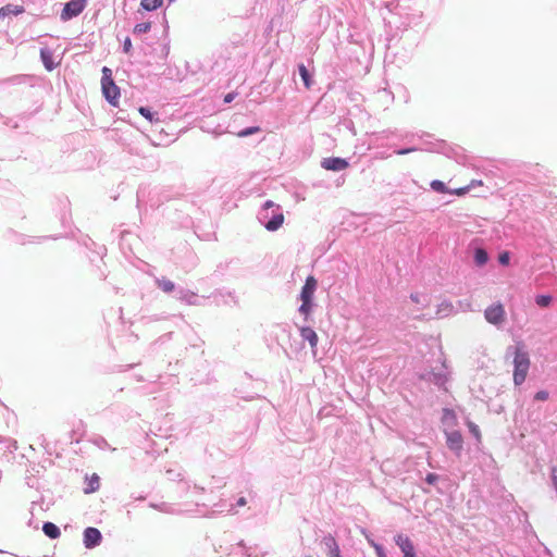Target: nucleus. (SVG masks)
<instances>
[{"label":"nucleus","mask_w":557,"mask_h":557,"mask_svg":"<svg viewBox=\"0 0 557 557\" xmlns=\"http://www.w3.org/2000/svg\"><path fill=\"white\" fill-rule=\"evenodd\" d=\"M375 550L379 557H386L381 546L375 545Z\"/></svg>","instance_id":"33"},{"label":"nucleus","mask_w":557,"mask_h":557,"mask_svg":"<svg viewBox=\"0 0 557 557\" xmlns=\"http://www.w3.org/2000/svg\"><path fill=\"white\" fill-rule=\"evenodd\" d=\"M100 479L94 473L89 478H86V486L84 487L85 494H90L99 490Z\"/></svg>","instance_id":"10"},{"label":"nucleus","mask_w":557,"mask_h":557,"mask_svg":"<svg viewBox=\"0 0 557 557\" xmlns=\"http://www.w3.org/2000/svg\"><path fill=\"white\" fill-rule=\"evenodd\" d=\"M42 531L50 539H58L61 534L59 528L52 522H46Z\"/></svg>","instance_id":"13"},{"label":"nucleus","mask_w":557,"mask_h":557,"mask_svg":"<svg viewBox=\"0 0 557 557\" xmlns=\"http://www.w3.org/2000/svg\"><path fill=\"white\" fill-rule=\"evenodd\" d=\"M416 150H417L416 148L400 149V150H397L396 153L399 156H403V154H407V153L416 151Z\"/></svg>","instance_id":"32"},{"label":"nucleus","mask_w":557,"mask_h":557,"mask_svg":"<svg viewBox=\"0 0 557 557\" xmlns=\"http://www.w3.org/2000/svg\"><path fill=\"white\" fill-rule=\"evenodd\" d=\"M322 166L330 171H343L348 168V162L342 158H325L322 161Z\"/></svg>","instance_id":"7"},{"label":"nucleus","mask_w":557,"mask_h":557,"mask_svg":"<svg viewBox=\"0 0 557 557\" xmlns=\"http://www.w3.org/2000/svg\"><path fill=\"white\" fill-rule=\"evenodd\" d=\"M284 222V215L282 213L274 215L267 224L265 228L268 231H276L278 230Z\"/></svg>","instance_id":"14"},{"label":"nucleus","mask_w":557,"mask_h":557,"mask_svg":"<svg viewBox=\"0 0 557 557\" xmlns=\"http://www.w3.org/2000/svg\"><path fill=\"white\" fill-rule=\"evenodd\" d=\"M530 357L527 351L523 350L521 345L515 347L513 351V383L515 385H521L528 375L530 369Z\"/></svg>","instance_id":"1"},{"label":"nucleus","mask_w":557,"mask_h":557,"mask_svg":"<svg viewBox=\"0 0 557 557\" xmlns=\"http://www.w3.org/2000/svg\"><path fill=\"white\" fill-rule=\"evenodd\" d=\"M163 0H141L140 5L146 11L157 10L162 5Z\"/></svg>","instance_id":"17"},{"label":"nucleus","mask_w":557,"mask_h":557,"mask_svg":"<svg viewBox=\"0 0 557 557\" xmlns=\"http://www.w3.org/2000/svg\"><path fill=\"white\" fill-rule=\"evenodd\" d=\"M548 392L546 391H539L535 395H534V399L535 400H540V401H545L548 399Z\"/></svg>","instance_id":"29"},{"label":"nucleus","mask_w":557,"mask_h":557,"mask_svg":"<svg viewBox=\"0 0 557 557\" xmlns=\"http://www.w3.org/2000/svg\"><path fill=\"white\" fill-rule=\"evenodd\" d=\"M410 297H411L412 301H414V302H418V301H419V299H418V296H417V295H411Z\"/></svg>","instance_id":"38"},{"label":"nucleus","mask_w":557,"mask_h":557,"mask_svg":"<svg viewBox=\"0 0 557 557\" xmlns=\"http://www.w3.org/2000/svg\"><path fill=\"white\" fill-rule=\"evenodd\" d=\"M110 82H113V78H112V71H111L109 67L104 66V67L102 69V79H101V84H104V83L110 84Z\"/></svg>","instance_id":"25"},{"label":"nucleus","mask_w":557,"mask_h":557,"mask_svg":"<svg viewBox=\"0 0 557 557\" xmlns=\"http://www.w3.org/2000/svg\"><path fill=\"white\" fill-rule=\"evenodd\" d=\"M300 335L305 341H308L310 347L314 349L318 345V335L317 333L308 326H304L300 329Z\"/></svg>","instance_id":"9"},{"label":"nucleus","mask_w":557,"mask_h":557,"mask_svg":"<svg viewBox=\"0 0 557 557\" xmlns=\"http://www.w3.org/2000/svg\"><path fill=\"white\" fill-rule=\"evenodd\" d=\"M23 12H24V8L22 5L8 4V5H5V7L0 9V16H7V15H10V14L17 15V14H21Z\"/></svg>","instance_id":"15"},{"label":"nucleus","mask_w":557,"mask_h":557,"mask_svg":"<svg viewBox=\"0 0 557 557\" xmlns=\"http://www.w3.org/2000/svg\"><path fill=\"white\" fill-rule=\"evenodd\" d=\"M237 94L236 92H228L224 96V102L225 103H230L232 102L235 98H236Z\"/></svg>","instance_id":"31"},{"label":"nucleus","mask_w":557,"mask_h":557,"mask_svg":"<svg viewBox=\"0 0 557 557\" xmlns=\"http://www.w3.org/2000/svg\"><path fill=\"white\" fill-rule=\"evenodd\" d=\"M325 544L330 547V556L331 557L339 556L338 545L335 543V540L333 537L325 539Z\"/></svg>","instance_id":"20"},{"label":"nucleus","mask_w":557,"mask_h":557,"mask_svg":"<svg viewBox=\"0 0 557 557\" xmlns=\"http://www.w3.org/2000/svg\"><path fill=\"white\" fill-rule=\"evenodd\" d=\"M299 74L304 81V84L307 88H310L311 87V77H310V74L307 70V67L304 65V64H300L299 65Z\"/></svg>","instance_id":"21"},{"label":"nucleus","mask_w":557,"mask_h":557,"mask_svg":"<svg viewBox=\"0 0 557 557\" xmlns=\"http://www.w3.org/2000/svg\"><path fill=\"white\" fill-rule=\"evenodd\" d=\"M472 431L475 434V436L479 438L480 437V433H479L478 428L476 426H472Z\"/></svg>","instance_id":"37"},{"label":"nucleus","mask_w":557,"mask_h":557,"mask_svg":"<svg viewBox=\"0 0 557 557\" xmlns=\"http://www.w3.org/2000/svg\"><path fill=\"white\" fill-rule=\"evenodd\" d=\"M274 206L273 201L271 200H268L265 203H264V208L265 209H269V208H272Z\"/></svg>","instance_id":"35"},{"label":"nucleus","mask_w":557,"mask_h":557,"mask_svg":"<svg viewBox=\"0 0 557 557\" xmlns=\"http://www.w3.org/2000/svg\"><path fill=\"white\" fill-rule=\"evenodd\" d=\"M482 186H483V181L473 180V181H471V183L469 185H467L465 187L455 188V196H463L467 193H469L470 190H472L476 187H482Z\"/></svg>","instance_id":"12"},{"label":"nucleus","mask_w":557,"mask_h":557,"mask_svg":"<svg viewBox=\"0 0 557 557\" xmlns=\"http://www.w3.org/2000/svg\"><path fill=\"white\" fill-rule=\"evenodd\" d=\"M485 320L493 325H500L506 320L505 307L500 302H495L484 310Z\"/></svg>","instance_id":"2"},{"label":"nucleus","mask_w":557,"mask_h":557,"mask_svg":"<svg viewBox=\"0 0 557 557\" xmlns=\"http://www.w3.org/2000/svg\"><path fill=\"white\" fill-rule=\"evenodd\" d=\"M431 187L435 190V191H438V193H445L446 191V186L443 182L441 181H433L431 183Z\"/></svg>","instance_id":"26"},{"label":"nucleus","mask_w":557,"mask_h":557,"mask_svg":"<svg viewBox=\"0 0 557 557\" xmlns=\"http://www.w3.org/2000/svg\"><path fill=\"white\" fill-rule=\"evenodd\" d=\"M40 57H41V60H42V63L45 65V67L48 70V71H52L55 66L54 62H53V55H52V52L48 49H41L40 50Z\"/></svg>","instance_id":"11"},{"label":"nucleus","mask_w":557,"mask_h":557,"mask_svg":"<svg viewBox=\"0 0 557 557\" xmlns=\"http://www.w3.org/2000/svg\"><path fill=\"white\" fill-rule=\"evenodd\" d=\"M317 285V280L312 275L308 276L301 289L300 299L312 300Z\"/></svg>","instance_id":"8"},{"label":"nucleus","mask_w":557,"mask_h":557,"mask_svg":"<svg viewBox=\"0 0 557 557\" xmlns=\"http://www.w3.org/2000/svg\"><path fill=\"white\" fill-rule=\"evenodd\" d=\"M132 49V41L131 39L127 37L125 40H124V44H123V50L124 52L128 53Z\"/></svg>","instance_id":"30"},{"label":"nucleus","mask_w":557,"mask_h":557,"mask_svg":"<svg viewBox=\"0 0 557 557\" xmlns=\"http://www.w3.org/2000/svg\"><path fill=\"white\" fill-rule=\"evenodd\" d=\"M436 480V475L433 474V473H430L428 476H426V481L429 483H433L434 481Z\"/></svg>","instance_id":"34"},{"label":"nucleus","mask_w":557,"mask_h":557,"mask_svg":"<svg viewBox=\"0 0 557 557\" xmlns=\"http://www.w3.org/2000/svg\"><path fill=\"white\" fill-rule=\"evenodd\" d=\"M150 28H151V23H149V22L140 23L134 27V33L135 34H144V33L149 32Z\"/></svg>","instance_id":"23"},{"label":"nucleus","mask_w":557,"mask_h":557,"mask_svg":"<svg viewBox=\"0 0 557 557\" xmlns=\"http://www.w3.org/2000/svg\"><path fill=\"white\" fill-rule=\"evenodd\" d=\"M395 542L401 549L404 557H416L413 543L408 536L398 534L395 537Z\"/></svg>","instance_id":"4"},{"label":"nucleus","mask_w":557,"mask_h":557,"mask_svg":"<svg viewBox=\"0 0 557 557\" xmlns=\"http://www.w3.org/2000/svg\"><path fill=\"white\" fill-rule=\"evenodd\" d=\"M237 504H238L239 506H244V505H246V499H245L244 497H240V498L238 499Z\"/></svg>","instance_id":"36"},{"label":"nucleus","mask_w":557,"mask_h":557,"mask_svg":"<svg viewBox=\"0 0 557 557\" xmlns=\"http://www.w3.org/2000/svg\"><path fill=\"white\" fill-rule=\"evenodd\" d=\"M101 541V533L96 528H87L84 531V544L87 548L95 547Z\"/></svg>","instance_id":"6"},{"label":"nucleus","mask_w":557,"mask_h":557,"mask_svg":"<svg viewBox=\"0 0 557 557\" xmlns=\"http://www.w3.org/2000/svg\"><path fill=\"white\" fill-rule=\"evenodd\" d=\"M138 111H139V113H140L144 117H146V119H147V120H149L150 122H152V121H153V114L150 112V110H149V109H147V108H145V107H140V108L138 109Z\"/></svg>","instance_id":"27"},{"label":"nucleus","mask_w":557,"mask_h":557,"mask_svg":"<svg viewBox=\"0 0 557 557\" xmlns=\"http://www.w3.org/2000/svg\"><path fill=\"white\" fill-rule=\"evenodd\" d=\"M488 260L487 252L483 248L475 249L474 261L478 265H484Z\"/></svg>","instance_id":"16"},{"label":"nucleus","mask_w":557,"mask_h":557,"mask_svg":"<svg viewBox=\"0 0 557 557\" xmlns=\"http://www.w3.org/2000/svg\"><path fill=\"white\" fill-rule=\"evenodd\" d=\"M157 284L165 293H171L174 289V283L165 277L158 280Z\"/></svg>","instance_id":"18"},{"label":"nucleus","mask_w":557,"mask_h":557,"mask_svg":"<svg viewBox=\"0 0 557 557\" xmlns=\"http://www.w3.org/2000/svg\"><path fill=\"white\" fill-rule=\"evenodd\" d=\"M258 132H260V127L259 126H251V127H248V128H245V129L238 132L237 136L238 137H246V136L256 134Z\"/></svg>","instance_id":"24"},{"label":"nucleus","mask_w":557,"mask_h":557,"mask_svg":"<svg viewBox=\"0 0 557 557\" xmlns=\"http://www.w3.org/2000/svg\"><path fill=\"white\" fill-rule=\"evenodd\" d=\"M509 260H510V256H509V252L508 251H504L499 255L498 257V261L500 264L503 265H508L509 264Z\"/></svg>","instance_id":"28"},{"label":"nucleus","mask_w":557,"mask_h":557,"mask_svg":"<svg viewBox=\"0 0 557 557\" xmlns=\"http://www.w3.org/2000/svg\"><path fill=\"white\" fill-rule=\"evenodd\" d=\"M86 1L87 0H71L67 2L61 12V20L69 21L81 14L86 7Z\"/></svg>","instance_id":"3"},{"label":"nucleus","mask_w":557,"mask_h":557,"mask_svg":"<svg viewBox=\"0 0 557 557\" xmlns=\"http://www.w3.org/2000/svg\"><path fill=\"white\" fill-rule=\"evenodd\" d=\"M553 301L549 295H539L535 297V304L541 308H547Z\"/></svg>","instance_id":"19"},{"label":"nucleus","mask_w":557,"mask_h":557,"mask_svg":"<svg viewBox=\"0 0 557 557\" xmlns=\"http://www.w3.org/2000/svg\"><path fill=\"white\" fill-rule=\"evenodd\" d=\"M101 88L106 99L112 106H116L120 98V88L115 85L114 81L110 82V84H101Z\"/></svg>","instance_id":"5"},{"label":"nucleus","mask_w":557,"mask_h":557,"mask_svg":"<svg viewBox=\"0 0 557 557\" xmlns=\"http://www.w3.org/2000/svg\"><path fill=\"white\" fill-rule=\"evenodd\" d=\"M301 301H302V304L299 308V312L307 317L311 311L312 300L301 299Z\"/></svg>","instance_id":"22"}]
</instances>
